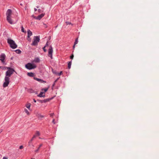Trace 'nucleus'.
Listing matches in <instances>:
<instances>
[{
    "instance_id": "f257e3e1",
    "label": "nucleus",
    "mask_w": 159,
    "mask_h": 159,
    "mask_svg": "<svg viewBox=\"0 0 159 159\" xmlns=\"http://www.w3.org/2000/svg\"><path fill=\"white\" fill-rule=\"evenodd\" d=\"M8 70L6 73V75L4 78L5 82L3 84V87L4 88L7 87L10 83V77L15 71L14 69L10 67H7Z\"/></svg>"
},
{
    "instance_id": "f03ea898",
    "label": "nucleus",
    "mask_w": 159,
    "mask_h": 159,
    "mask_svg": "<svg viewBox=\"0 0 159 159\" xmlns=\"http://www.w3.org/2000/svg\"><path fill=\"white\" fill-rule=\"evenodd\" d=\"M12 15V11L10 9H8L6 13L7 20V21L11 24H12L14 23L11 19Z\"/></svg>"
},
{
    "instance_id": "7ed1b4c3",
    "label": "nucleus",
    "mask_w": 159,
    "mask_h": 159,
    "mask_svg": "<svg viewBox=\"0 0 159 159\" xmlns=\"http://www.w3.org/2000/svg\"><path fill=\"white\" fill-rule=\"evenodd\" d=\"M7 43L10 44V47L13 49L16 48L17 47L14 41L11 39H8Z\"/></svg>"
},
{
    "instance_id": "20e7f679",
    "label": "nucleus",
    "mask_w": 159,
    "mask_h": 159,
    "mask_svg": "<svg viewBox=\"0 0 159 159\" xmlns=\"http://www.w3.org/2000/svg\"><path fill=\"white\" fill-rule=\"evenodd\" d=\"M33 41L31 45L33 46H36L38 44V43L39 42L40 40L39 36H34L33 38Z\"/></svg>"
},
{
    "instance_id": "39448f33",
    "label": "nucleus",
    "mask_w": 159,
    "mask_h": 159,
    "mask_svg": "<svg viewBox=\"0 0 159 159\" xmlns=\"http://www.w3.org/2000/svg\"><path fill=\"white\" fill-rule=\"evenodd\" d=\"M25 67L29 70H31L35 68L36 67V66L35 64H32L31 63H28L25 65Z\"/></svg>"
},
{
    "instance_id": "423d86ee",
    "label": "nucleus",
    "mask_w": 159,
    "mask_h": 159,
    "mask_svg": "<svg viewBox=\"0 0 159 159\" xmlns=\"http://www.w3.org/2000/svg\"><path fill=\"white\" fill-rule=\"evenodd\" d=\"M6 56L4 53L1 54L0 56V60L2 63H4L5 62Z\"/></svg>"
},
{
    "instance_id": "0eeeda50",
    "label": "nucleus",
    "mask_w": 159,
    "mask_h": 159,
    "mask_svg": "<svg viewBox=\"0 0 159 159\" xmlns=\"http://www.w3.org/2000/svg\"><path fill=\"white\" fill-rule=\"evenodd\" d=\"M53 52V50L52 47L51 46H50V47L48 49V56L49 57H50L51 59L52 58V53Z\"/></svg>"
},
{
    "instance_id": "6e6552de",
    "label": "nucleus",
    "mask_w": 159,
    "mask_h": 159,
    "mask_svg": "<svg viewBox=\"0 0 159 159\" xmlns=\"http://www.w3.org/2000/svg\"><path fill=\"white\" fill-rule=\"evenodd\" d=\"M36 116L38 118V119H42V118H43L44 116L41 114L39 113L38 112L36 113Z\"/></svg>"
},
{
    "instance_id": "1a4fd4ad",
    "label": "nucleus",
    "mask_w": 159,
    "mask_h": 159,
    "mask_svg": "<svg viewBox=\"0 0 159 159\" xmlns=\"http://www.w3.org/2000/svg\"><path fill=\"white\" fill-rule=\"evenodd\" d=\"M44 16V14L42 13L40 15L38 16L36 18V19L39 20H40Z\"/></svg>"
},
{
    "instance_id": "9d476101",
    "label": "nucleus",
    "mask_w": 159,
    "mask_h": 159,
    "mask_svg": "<svg viewBox=\"0 0 159 159\" xmlns=\"http://www.w3.org/2000/svg\"><path fill=\"white\" fill-rule=\"evenodd\" d=\"M38 96L40 97H45L44 93L42 91L38 95Z\"/></svg>"
},
{
    "instance_id": "9b49d317",
    "label": "nucleus",
    "mask_w": 159,
    "mask_h": 159,
    "mask_svg": "<svg viewBox=\"0 0 159 159\" xmlns=\"http://www.w3.org/2000/svg\"><path fill=\"white\" fill-rule=\"evenodd\" d=\"M25 106L29 110H30V109L31 104L30 103L27 102Z\"/></svg>"
},
{
    "instance_id": "f8f14e48",
    "label": "nucleus",
    "mask_w": 159,
    "mask_h": 159,
    "mask_svg": "<svg viewBox=\"0 0 159 159\" xmlns=\"http://www.w3.org/2000/svg\"><path fill=\"white\" fill-rule=\"evenodd\" d=\"M34 80L38 81L40 82L41 83H42V82L46 83V81H43L40 79H39V78H35V77L34 78Z\"/></svg>"
},
{
    "instance_id": "ddd939ff",
    "label": "nucleus",
    "mask_w": 159,
    "mask_h": 159,
    "mask_svg": "<svg viewBox=\"0 0 159 159\" xmlns=\"http://www.w3.org/2000/svg\"><path fill=\"white\" fill-rule=\"evenodd\" d=\"M27 34H28V38H30V37L31 36L32 34V32L31 31L28 30L27 31Z\"/></svg>"
},
{
    "instance_id": "4468645a",
    "label": "nucleus",
    "mask_w": 159,
    "mask_h": 159,
    "mask_svg": "<svg viewBox=\"0 0 159 159\" xmlns=\"http://www.w3.org/2000/svg\"><path fill=\"white\" fill-rule=\"evenodd\" d=\"M40 133L38 131H36L35 134L34 135V136L35 138L36 137H37L40 135Z\"/></svg>"
},
{
    "instance_id": "2eb2a0df",
    "label": "nucleus",
    "mask_w": 159,
    "mask_h": 159,
    "mask_svg": "<svg viewBox=\"0 0 159 159\" xmlns=\"http://www.w3.org/2000/svg\"><path fill=\"white\" fill-rule=\"evenodd\" d=\"M33 62L38 63L39 62V59L38 58H36L33 61Z\"/></svg>"
},
{
    "instance_id": "dca6fc26",
    "label": "nucleus",
    "mask_w": 159,
    "mask_h": 159,
    "mask_svg": "<svg viewBox=\"0 0 159 159\" xmlns=\"http://www.w3.org/2000/svg\"><path fill=\"white\" fill-rule=\"evenodd\" d=\"M24 111L25 112V113L28 115H30V113L28 111V110L26 108H25L24 109Z\"/></svg>"
},
{
    "instance_id": "f3484780",
    "label": "nucleus",
    "mask_w": 159,
    "mask_h": 159,
    "mask_svg": "<svg viewBox=\"0 0 159 159\" xmlns=\"http://www.w3.org/2000/svg\"><path fill=\"white\" fill-rule=\"evenodd\" d=\"M27 75L30 77H33L34 76V74L32 73H28Z\"/></svg>"
},
{
    "instance_id": "a211bd4d",
    "label": "nucleus",
    "mask_w": 159,
    "mask_h": 159,
    "mask_svg": "<svg viewBox=\"0 0 159 159\" xmlns=\"http://www.w3.org/2000/svg\"><path fill=\"white\" fill-rule=\"evenodd\" d=\"M72 61H70L68 63V68L69 69H70Z\"/></svg>"
},
{
    "instance_id": "6ab92c4d",
    "label": "nucleus",
    "mask_w": 159,
    "mask_h": 159,
    "mask_svg": "<svg viewBox=\"0 0 159 159\" xmlns=\"http://www.w3.org/2000/svg\"><path fill=\"white\" fill-rule=\"evenodd\" d=\"M48 88H45V89H42V91L44 92V93H45L47 92L48 90Z\"/></svg>"
},
{
    "instance_id": "aec40b11",
    "label": "nucleus",
    "mask_w": 159,
    "mask_h": 159,
    "mask_svg": "<svg viewBox=\"0 0 159 159\" xmlns=\"http://www.w3.org/2000/svg\"><path fill=\"white\" fill-rule=\"evenodd\" d=\"M35 138L34 137V136H33V137L32 138V139H30V140L29 142V143L30 144L33 141L34 139Z\"/></svg>"
},
{
    "instance_id": "412c9836",
    "label": "nucleus",
    "mask_w": 159,
    "mask_h": 159,
    "mask_svg": "<svg viewBox=\"0 0 159 159\" xmlns=\"http://www.w3.org/2000/svg\"><path fill=\"white\" fill-rule=\"evenodd\" d=\"M78 38H77L76 39V40H75V42L74 43V45L73 46L74 48V47H75V45L76 44H77V43H78Z\"/></svg>"
},
{
    "instance_id": "4be33fe9",
    "label": "nucleus",
    "mask_w": 159,
    "mask_h": 159,
    "mask_svg": "<svg viewBox=\"0 0 159 159\" xmlns=\"http://www.w3.org/2000/svg\"><path fill=\"white\" fill-rule=\"evenodd\" d=\"M21 31L22 32L26 33V31L24 30V28L23 26H21Z\"/></svg>"
},
{
    "instance_id": "5701e85b",
    "label": "nucleus",
    "mask_w": 159,
    "mask_h": 159,
    "mask_svg": "<svg viewBox=\"0 0 159 159\" xmlns=\"http://www.w3.org/2000/svg\"><path fill=\"white\" fill-rule=\"evenodd\" d=\"M15 52L16 53H18V54L20 53L21 52V51H20V50L19 49L16 50L15 51Z\"/></svg>"
},
{
    "instance_id": "b1692460",
    "label": "nucleus",
    "mask_w": 159,
    "mask_h": 159,
    "mask_svg": "<svg viewBox=\"0 0 159 159\" xmlns=\"http://www.w3.org/2000/svg\"><path fill=\"white\" fill-rule=\"evenodd\" d=\"M46 47V45H45V46L43 48V50L44 51V52H46V49H45V48Z\"/></svg>"
},
{
    "instance_id": "393cba45",
    "label": "nucleus",
    "mask_w": 159,
    "mask_h": 159,
    "mask_svg": "<svg viewBox=\"0 0 159 159\" xmlns=\"http://www.w3.org/2000/svg\"><path fill=\"white\" fill-rule=\"evenodd\" d=\"M23 148V146L22 145L20 146L19 147V149H21Z\"/></svg>"
},
{
    "instance_id": "a878e982",
    "label": "nucleus",
    "mask_w": 159,
    "mask_h": 159,
    "mask_svg": "<svg viewBox=\"0 0 159 159\" xmlns=\"http://www.w3.org/2000/svg\"><path fill=\"white\" fill-rule=\"evenodd\" d=\"M62 74V71H61L60 73H58L57 75H60Z\"/></svg>"
},
{
    "instance_id": "bb28decb",
    "label": "nucleus",
    "mask_w": 159,
    "mask_h": 159,
    "mask_svg": "<svg viewBox=\"0 0 159 159\" xmlns=\"http://www.w3.org/2000/svg\"><path fill=\"white\" fill-rule=\"evenodd\" d=\"M73 57H74V55L73 54L72 55L70 56V58L71 59H72L73 58Z\"/></svg>"
},
{
    "instance_id": "cd10ccee",
    "label": "nucleus",
    "mask_w": 159,
    "mask_h": 159,
    "mask_svg": "<svg viewBox=\"0 0 159 159\" xmlns=\"http://www.w3.org/2000/svg\"><path fill=\"white\" fill-rule=\"evenodd\" d=\"M39 148H38L36 150H35V152H36H36H38L39 150Z\"/></svg>"
},
{
    "instance_id": "c85d7f7f",
    "label": "nucleus",
    "mask_w": 159,
    "mask_h": 159,
    "mask_svg": "<svg viewBox=\"0 0 159 159\" xmlns=\"http://www.w3.org/2000/svg\"><path fill=\"white\" fill-rule=\"evenodd\" d=\"M52 123L54 124H55L56 123V122H55V119H54L53 120H52Z\"/></svg>"
},
{
    "instance_id": "c756f323",
    "label": "nucleus",
    "mask_w": 159,
    "mask_h": 159,
    "mask_svg": "<svg viewBox=\"0 0 159 159\" xmlns=\"http://www.w3.org/2000/svg\"><path fill=\"white\" fill-rule=\"evenodd\" d=\"M42 145H42V144H40L39 145V149L42 146Z\"/></svg>"
},
{
    "instance_id": "7c9ffc66",
    "label": "nucleus",
    "mask_w": 159,
    "mask_h": 159,
    "mask_svg": "<svg viewBox=\"0 0 159 159\" xmlns=\"http://www.w3.org/2000/svg\"><path fill=\"white\" fill-rule=\"evenodd\" d=\"M53 115H54V113H51L50 114L51 116H53Z\"/></svg>"
},
{
    "instance_id": "2f4dec72",
    "label": "nucleus",
    "mask_w": 159,
    "mask_h": 159,
    "mask_svg": "<svg viewBox=\"0 0 159 159\" xmlns=\"http://www.w3.org/2000/svg\"><path fill=\"white\" fill-rule=\"evenodd\" d=\"M48 42H47L46 44V45H46V47L48 46Z\"/></svg>"
},
{
    "instance_id": "473e14b6",
    "label": "nucleus",
    "mask_w": 159,
    "mask_h": 159,
    "mask_svg": "<svg viewBox=\"0 0 159 159\" xmlns=\"http://www.w3.org/2000/svg\"><path fill=\"white\" fill-rule=\"evenodd\" d=\"M2 159H7V158L6 157H4Z\"/></svg>"
},
{
    "instance_id": "72a5a7b5",
    "label": "nucleus",
    "mask_w": 159,
    "mask_h": 159,
    "mask_svg": "<svg viewBox=\"0 0 159 159\" xmlns=\"http://www.w3.org/2000/svg\"><path fill=\"white\" fill-rule=\"evenodd\" d=\"M66 23L67 25H68V24H70V23L69 22H66Z\"/></svg>"
},
{
    "instance_id": "f704fd0d",
    "label": "nucleus",
    "mask_w": 159,
    "mask_h": 159,
    "mask_svg": "<svg viewBox=\"0 0 159 159\" xmlns=\"http://www.w3.org/2000/svg\"><path fill=\"white\" fill-rule=\"evenodd\" d=\"M3 130L2 129H0V134L2 131Z\"/></svg>"
},
{
    "instance_id": "c9c22d12",
    "label": "nucleus",
    "mask_w": 159,
    "mask_h": 159,
    "mask_svg": "<svg viewBox=\"0 0 159 159\" xmlns=\"http://www.w3.org/2000/svg\"><path fill=\"white\" fill-rule=\"evenodd\" d=\"M33 100H34V102H36V101L35 100V99H33Z\"/></svg>"
},
{
    "instance_id": "e433bc0d",
    "label": "nucleus",
    "mask_w": 159,
    "mask_h": 159,
    "mask_svg": "<svg viewBox=\"0 0 159 159\" xmlns=\"http://www.w3.org/2000/svg\"><path fill=\"white\" fill-rule=\"evenodd\" d=\"M37 10V9L36 8H34V11H36Z\"/></svg>"
},
{
    "instance_id": "4c0bfd02",
    "label": "nucleus",
    "mask_w": 159,
    "mask_h": 159,
    "mask_svg": "<svg viewBox=\"0 0 159 159\" xmlns=\"http://www.w3.org/2000/svg\"><path fill=\"white\" fill-rule=\"evenodd\" d=\"M58 78L57 79V80H56L55 81V82H56V81H57V80H58Z\"/></svg>"
},
{
    "instance_id": "58836bf2",
    "label": "nucleus",
    "mask_w": 159,
    "mask_h": 159,
    "mask_svg": "<svg viewBox=\"0 0 159 159\" xmlns=\"http://www.w3.org/2000/svg\"><path fill=\"white\" fill-rule=\"evenodd\" d=\"M28 41H30V39H28Z\"/></svg>"
},
{
    "instance_id": "ea45409f",
    "label": "nucleus",
    "mask_w": 159,
    "mask_h": 159,
    "mask_svg": "<svg viewBox=\"0 0 159 159\" xmlns=\"http://www.w3.org/2000/svg\"><path fill=\"white\" fill-rule=\"evenodd\" d=\"M31 159H35V158H31Z\"/></svg>"
}]
</instances>
